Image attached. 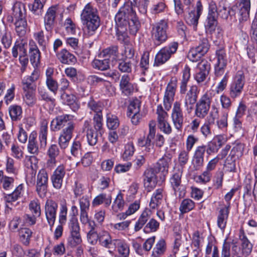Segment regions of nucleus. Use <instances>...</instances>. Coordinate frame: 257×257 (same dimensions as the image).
I'll return each mask as SVG.
<instances>
[{"instance_id":"33","label":"nucleus","mask_w":257,"mask_h":257,"mask_svg":"<svg viewBox=\"0 0 257 257\" xmlns=\"http://www.w3.org/2000/svg\"><path fill=\"white\" fill-rule=\"evenodd\" d=\"M239 238L241 241L243 253L246 254H249L252 250V245L247 239L242 229H240L239 230Z\"/></svg>"},{"instance_id":"16","label":"nucleus","mask_w":257,"mask_h":257,"mask_svg":"<svg viewBox=\"0 0 257 257\" xmlns=\"http://www.w3.org/2000/svg\"><path fill=\"white\" fill-rule=\"evenodd\" d=\"M59 12V7L58 5L52 6L47 10L44 18V26L47 31H51L53 29Z\"/></svg>"},{"instance_id":"37","label":"nucleus","mask_w":257,"mask_h":257,"mask_svg":"<svg viewBox=\"0 0 257 257\" xmlns=\"http://www.w3.org/2000/svg\"><path fill=\"white\" fill-rule=\"evenodd\" d=\"M191 69L188 65H186L182 71V79L180 83V93L181 94H185L187 90V86L188 82L189 81L191 74Z\"/></svg>"},{"instance_id":"35","label":"nucleus","mask_w":257,"mask_h":257,"mask_svg":"<svg viewBox=\"0 0 257 257\" xmlns=\"http://www.w3.org/2000/svg\"><path fill=\"white\" fill-rule=\"evenodd\" d=\"M61 97L63 103L69 105L73 111H76L79 108V105L76 102V97L74 95L63 92Z\"/></svg>"},{"instance_id":"27","label":"nucleus","mask_w":257,"mask_h":257,"mask_svg":"<svg viewBox=\"0 0 257 257\" xmlns=\"http://www.w3.org/2000/svg\"><path fill=\"white\" fill-rule=\"evenodd\" d=\"M83 132L86 133V138L88 144L90 146H94L97 142V133L90 127V122L85 120L83 126Z\"/></svg>"},{"instance_id":"59","label":"nucleus","mask_w":257,"mask_h":257,"mask_svg":"<svg viewBox=\"0 0 257 257\" xmlns=\"http://www.w3.org/2000/svg\"><path fill=\"white\" fill-rule=\"evenodd\" d=\"M210 46L208 39L206 38H202L200 40L198 45L195 48L204 56L208 51Z\"/></svg>"},{"instance_id":"41","label":"nucleus","mask_w":257,"mask_h":257,"mask_svg":"<svg viewBox=\"0 0 257 257\" xmlns=\"http://www.w3.org/2000/svg\"><path fill=\"white\" fill-rule=\"evenodd\" d=\"M118 47L116 46H113L104 49L100 54V57L109 58V61L115 60L117 58Z\"/></svg>"},{"instance_id":"22","label":"nucleus","mask_w":257,"mask_h":257,"mask_svg":"<svg viewBox=\"0 0 257 257\" xmlns=\"http://www.w3.org/2000/svg\"><path fill=\"white\" fill-rule=\"evenodd\" d=\"M29 53L31 63L34 67H37L40 63V51L36 43L33 40L29 41Z\"/></svg>"},{"instance_id":"9","label":"nucleus","mask_w":257,"mask_h":257,"mask_svg":"<svg viewBox=\"0 0 257 257\" xmlns=\"http://www.w3.org/2000/svg\"><path fill=\"white\" fill-rule=\"evenodd\" d=\"M245 84V77L241 72H237L235 75L229 88L230 98L235 99L239 97L243 91Z\"/></svg>"},{"instance_id":"62","label":"nucleus","mask_w":257,"mask_h":257,"mask_svg":"<svg viewBox=\"0 0 257 257\" xmlns=\"http://www.w3.org/2000/svg\"><path fill=\"white\" fill-rule=\"evenodd\" d=\"M1 43L6 49L9 48L12 43V36L11 32L6 30L2 34Z\"/></svg>"},{"instance_id":"52","label":"nucleus","mask_w":257,"mask_h":257,"mask_svg":"<svg viewBox=\"0 0 257 257\" xmlns=\"http://www.w3.org/2000/svg\"><path fill=\"white\" fill-rule=\"evenodd\" d=\"M67 204L66 200L62 201L60 203L59 212V222L61 225L66 223L67 215Z\"/></svg>"},{"instance_id":"2","label":"nucleus","mask_w":257,"mask_h":257,"mask_svg":"<svg viewBox=\"0 0 257 257\" xmlns=\"http://www.w3.org/2000/svg\"><path fill=\"white\" fill-rule=\"evenodd\" d=\"M48 132V122L46 120H43L41 121L39 133V144L37 141V133L34 131L30 135L27 145V151L29 153L33 155L28 160L31 164L33 161H37L36 156L41 153L42 150L44 149L46 147Z\"/></svg>"},{"instance_id":"51","label":"nucleus","mask_w":257,"mask_h":257,"mask_svg":"<svg viewBox=\"0 0 257 257\" xmlns=\"http://www.w3.org/2000/svg\"><path fill=\"white\" fill-rule=\"evenodd\" d=\"M24 102L30 107H33L37 102L35 91L24 92L23 95Z\"/></svg>"},{"instance_id":"6","label":"nucleus","mask_w":257,"mask_h":257,"mask_svg":"<svg viewBox=\"0 0 257 257\" xmlns=\"http://www.w3.org/2000/svg\"><path fill=\"white\" fill-rule=\"evenodd\" d=\"M219 104L218 98H216L212 101L211 110L209 112V115L207 117L206 120L204 124L201 127V132L205 137L211 135V131L210 125L215 123L218 114L219 113Z\"/></svg>"},{"instance_id":"11","label":"nucleus","mask_w":257,"mask_h":257,"mask_svg":"<svg viewBox=\"0 0 257 257\" xmlns=\"http://www.w3.org/2000/svg\"><path fill=\"white\" fill-rule=\"evenodd\" d=\"M48 187V175L46 170L41 169L39 170L36 180V191L42 198L46 197Z\"/></svg>"},{"instance_id":"26","label":"nucleus","mask_w":257,"mask_h":257,"mask_svg":"<svg viewBox=\"0 0 257 257\" xmlns=\"http://www.w3.org/2000/svg\"><path fill=\"white\" fill-rule=\"evenodd\" d=\"M229 203L226 206L221 208L218 213L217 218V226L222 231H224L227 223L229 213Z\"/></svg>"},{"instance_id":"60","label":"nucleus","mask_w":257,"mask_h":257,"mask_svg":"<svg viewBox=\"0 0 257 257\" xmlns=\"http://www.w3.org/2000/svg\"><path fill=\"white\" fill-rule=\"evenodd\" d=\"M217 14L222 19L226 20L228 18L229 15L234 14L233 9V8H227L224 5L221 6L220 5Z\"/></svg>"},{"instance_id":"21","label":"nucleus","mask_w":257,"mask_h":257,"mask_svg":"<svg viewBox=\"0 0 257 257\" xmlns=\"http://www.w3.org/2000/svg\"><path fill=\"white\" fill-rule=\"evenodd\" d=\"M118 239H113L110 233L107 231L102 230L98 233L99 244L107 249H114L115 243Z\"/></svg>"},{"instance_id":"23","label":"nucleus","mask_w":257,"mask_h":257,"mask_svg":"<svg viewBox=\"0 0 257 257\" xmlns=\"http://www.w3.org/2000/svg\"><path fill=\"white\" fill-rule=\"evenodd\" d=\"M143 177L144 186L149 191L155 187L157 184V176L153 168L147 169L144 173Z\"/></svg>"},{"instance_id":"13","label":"nucleus","mask_w":257,"mask_h":257,"mask_svg":"<svg viewBox=\"0 0 257 257\" xmlns=\"http://www.w3.org/2000/svg\"><path fill=\"white\" fill-rule=\"evenodd\" d=\"M171 119L175 128L181 131L184 123V115L180 101H176L173 103Z\"/></svg>"},{"instance_id":"32","label":"nucleus","mask_w":257,"mask_h":257,"mask_svg":"<svg viewBox=\"0 0 257 257\" xmlns=\"http://www.w3.org/2000/svg\"><path fill=\"white\" fill-rule=\"evenodd\" d=\"M70 115L68 114L57 116L51 122V129L57 131L62 128L69 120Z\"/></svg>"},{"instance_id":"20","label":"nucleus","mask_w":257,"mask_h":257,"mask_svg":"<svg viewBox=\"0 0 257 257\" xmlns=\"http://www.w3.org/2000/svg\"><path fill=\"white\" fill-rule=\"evenodd\" d=\"M65 174V169L63 165L59 166L55 169L51 177V182L54 188L56 189L61 188Z\"/></svg>"},{"instance_id":"25","label":"nucleus","mask_w":257,"mask_h":257,"mask_svg":"<svg viewBox=\"0 0 257 257\" xmlns=\"http://www.w3.org/2000/svg\"><path fill=\"white\" fill-rule=\"evenodd\" d=\"M26 17V10L25 5L19 2H16L12 8V17L9 19V21L23 19Z\"/></svg>"},{"instance_id":"15","label":"nucleus","mask_w":257,"mask_h":257,"mask_svg":"<svg viewBox=\"0 0 257 257\" xmlns=\"http://www.w3.org/2000/svg\"><path fill=\"white\" fill-rule=\"evenodd\" d=\"M58 206V203L52 199L47 200L45 203V213L51 229L56 220Z\"/></svg>"},{"instance_id":"39","label":"nucleus","mask_w":257,"mask_h":257,"mask_svg":"<svg viewBox=\"0 0 257 257\" xmlns=\"http://www.w3.org/2000/svg\"><path fill=\"white\" fill-rule=\"evenodd\" d=\"M171 159L168 156H164L159 159L157 163V168L158 171L161 172L164 176L168 174Z\"/></svg>"},{"instance_id":"46","label":"nucleus","mask_w":257,"mask_h":257,"mask_svg":"<svg viewBox=\"0 0 257 257\" xmlns=\"http://www.w3.org/2000/svg\"><path fill=\"white\" fill-rule=\"evenodd\" d=\"M125 205V201L123 199V194L119 192L113 202L112 210L114 212H118L122 211Z\"/></svg>"},{"instance_id":"14","label":"nucleus","mask_w":257,"mask_h":257,"mask_svg":"<svg viewBox=\"0 0 257 257\" xmlns=\"http://www.w3.org/2000/svg\"><path fill=\"white\" fill-rule=\"evenodd\" d=\"M233 9V12H235L238 15L240 23L246 21L249 17L250 0H240Z\"/></svg>"},{"instance_id":"34","label":"nucleus","mask_w":257,"mask_h":257,"mask_svg":"<svg viewBox=\"0 0 257 257\" xmlns=\"http://www.w3.org/2000/svg\"><path fill=\"white\" fill-rule=\"evenodd\" d=\"M198 88L196 85H193L187 93L184 101L185 106L188 109V104H193L197 99Z\"/></svg>"},{"instance_id":"8","label":"nucleus","mask_w":257,"mask_h":257,"mask_svg":"<svg viewBox=\"0 0 257 257\" xmlns=\"http://www.w3.org/2000/svg\"><path fill=\"white\" fill-rule=\"evenodd\" d=\"M183 173L182 169H176L171 175L169 182L171 186L174 191L176 196L178 195L180 197H183L185 194V189L182 184V176Z\"/></svg>"},{"instance_id":"44","label":"nucleus","mask_w":257,"mask_h":257,"mask_svg":"<svg viewBox=\"0 0 257 257\" xmlns=\"http://www.w3.org/2000/svg\"><path fill=\"white\" fill-rule=\"evenodd\" d=\"M228 112L222 111L220 116H217L216 125L217 127L222 130H226L228 126Z\"/></svg>"},{"instance_id":"64","label":"nucleus","mask_w":257,"mask_h":257,"mask_svg":"<svg viewBox=\"0 0 257 257\" xmlns=\"http://www.w3.org/2000/svg\"><path fill=\"white\" fill-rule=\"evenodd\" d=\"M135 149L133 143H127L124 147V151L122 155L124 161L129 160L134 155Z\"/></svg>"},{"instance_id":"56","label":"nucleus","mask_w":257,"mask_h":257,"mask_svg":"<svg viewBox=\"0 0 257 257\" xmlns=\"http://www.w3.org/2000/svg\"><path fill=\"white\" fill-rule=\"evenodd\" d=\"M141 107V101L135 99L131 101L128 108L127 115H132V114H136L140 113Z\"/></svg>"},{"instance_id":"19","label":"nucleus","mask_w":257,"mask_h":257,"mask_svg":"<svg viewBox=\"0 0 257 257\" xmlns=\"http://www.w3.org/2000/svg\"><path fill=\"white\" fill-rule=\"evenodd\" d=\"M205 148L203 147H197L193 154L192 164L193 169L196 171L200 170L204 166Z\"/></svg>"},{"instance_id":"10","label":"nucleus","mask_w":257,"mask_h":257,"mask_svg":"<svg viewBox=\"0 0 257 257\" xmlns=\"http://www.w3.org/2000/svg\"><path fill=\"white\" fill-rule=\"evenodd\" d=\"M211 98L207 93L204 94L196 102L195 114L199 118H204L208 114L211 105Z\"/></svg>"},{"instance_id":"53","label":"nucleus","mask_w":257,"mask_h":257,"mask_svg":"<svg viewBox=\"0 0 257 257\" xmlns=\"http://www.w3.org/2000/svg\"><path fill=\"white\" fill-rule=\"evenodd\" d=\"M195 207V203L190 199H183L180 205L179 211L184 214L192 210Z\"/></svg>"},{"instance_id":"38","label":"nucleus","mask_w":257,"mask_h":257,"mask_svg":"<svg viewBox=\"0 0 257 257\" xmlns=\"http://www.w3.org/2000/svg\"><path fill=\"white\" fill-rule=\"evenodd\" d=\"M117 247L120 257H128L130 254V246L124 240L118 239L115 243V248Z\"/></svg>"},{"instance_id":"61","label":"nucleus","mask_w":257,"mask_h":257,"mask_svg":"<svg viewBox=\"0 0 257 257\" xmlns=\"http://www.w3.org/2000/svg\"><path fill=\"white\" fill-rule=\"evenodd\" d=\"M199 146L205 148V153L206 152L208 155L216 153L220 149L217 145L216 142L213 140L208 142L206 146L203 145Z\"/></svg>"},{"instance_id":"49","label":"nucleus","mask_w":257,"mask_h":257,"mask_svg":"<svg viewBox=\"0 0 257 257\" xmlns=\"http://www.w3.org/2000/svg\"><path fill=\"white\" fill-rule=\"evenodd\" d=\"M32 233L31 230L28 228H22L20 230V239L24 245L28 246L29 245Z\"/></svg>"},{"instance_id":"12","label":"nucleus","mask_w":257,"mask_h":257,"mask_svg":"<svg viewBox=\"0 0 257 257\" xmlns=\"http://www.w3.org/2000/svg\"><path fill=\"white\" fill-rule=\"evenodd\" d=\"M177 86V79L175 77L172 78L168 84L165 92L163 104L165 108L168 111L172 106L174 100V96Z\"/></svg>"},{"instance_id":"58","label":"nucleus","mask_w":257,"mask_h":257,"mask_svg":"<svg viewBox=\"0 0 257 257\" xmlns=\"http://www.w3.org/2000/svg\"><path fill=\"white\" fill-rule=\"evenodd\" d=\"M160 223L155 219L151 218L145 226L143 231L146 233L156 231L159 228Z\"/></svg>"},{"instance_id":"36","label":"nucleus","mask_w":257,"mask_h":257,"mask_svg":"<svg viewBox=\"0 0 257 257\" xmlns=\"http://www.w3.org/2000/svg\"><path fill=\"white\" fill-rule=\"evenodd\" d=\"M167 245L163 238L159 239L156 243L152 252V257H161L166 252Z\"/></svg>"},{"instance_id":"45","label":"nucleus","mask_w":257,"mask_h":257,"mask_svg":"<svg viewBox=\"0 0 257 257\" xmlns=\"http://www.w3.org/2000/svg\"><path fill=\"white\" fill-rule=\"evenodd\" d=\"M244 148V146L243 144L235 142L228 156L238 159L243 155Z\"/></svg>"},{"instance_id":"50","label":"nucleus","mask_w":257,"mask_h":257,"mask_svg":"<svg viewBox=\"0 0 257 257\" xmlns=\"http://www.w3.org/2000/svg\"><path fill=\"white\" fill-rule=\"evenodd\" d=\"M217 25V15L208 14L205 23L206 30L210 32L215 31Z\"/></svg>"},{"instance_id":"54","label":"nucleus","mask_w":257,"mask_h":257,"mask_svg":"<svg viewBox=\"0 0 257 257\" xmlns=\"http://www.w3.org/2000/svg\"><path fill=\"white\" fill-rule=\"evenodd\" d=\"M106 125L109 130H116L119 125V121L117 116L112 114H107L106 115Z\"/></svg>"},{"instance_id":"18","label":"nucleus","mask_w":257,"mask_h":257,"mask_svg":"<svg viewBox=\"0 0 257 257\" xmlns=\"http://www.w3.org/2000/svg\"><path fill=\"white\" fill-rule=\"evenodd\" d=\"M203 6L200 1L196 3L195 9L189 13L186 17V22L190 26H192L194 29H196L198 25V20L202 14Z\"/></svg>"},{"instance_id":"57","label":"nucleus","mask_w":257,"mask_h":257,"mask_svg":"<svg viewBox=\"0 0 257 257\" xmlns=\"http://www.w3.org/2000/svg\"><path fill=\"white\" fill-rule=\"evenodd\" d=\"M44 2L41 0H34V2L29 5V8L34 14L39 15L44 7Z\"/></svg>"},{"instance_id":"28","label":"nucleus","mask_w":257,"mask_h":257,"mask_svg":"<svg viewBox=\"0 0 257 257\" xmlns=\"http://www.w3.org/2000/svg\"><path fill=\"white\" fill-rule=\"evenodd\" d=\"M130 81L131 78L128 74H124L121 77L119 83L120 90L126 95H130L134 91V88Z\"/></svg>"},{"instance_id":"40","label":"nucleus","mask_w":257,"mask_h":257,"mask_svg":"<svg viewBox=\"0 0 257 257\" xmlns=\"http://www.w3.org/2000/svg\"><path fill=\"white\" fill-rule=\"evenodd\" d=\"M48 155L49 159L47 161V164L49 166H54L56 164V158L59 154V149L58 147L55 144L52 145L48 150Z\"/></svg>"},{"instance_id":"42","label":"nucleus","mask_w":257,"mask_h":257,"mask_svg":"<svg viewBox=\"0 0 257 257\" xmlns=\"http://www.w3.org/2000/svg\"><path fill=\"white\" fill-rule=\"evenodd\" d=\"M133 65V60L122 58L118 61V68L122 73H130L132 72Z\"/></svg>"},{"instance_id":"43","label":"nucleus","mask_w":257,"mask_h":257,"mask_svg":"<svg viewBox=\"0 0 257 257\" xmlns=\"http://www.w3.org/2000/svg\"><path fill=\"white\" fill-rule=\"evenodd\" d=\"M9 111L13 121H19L22 118V108L20 105H11L9 107Z\"/></svg>"},{"instance_id":"5","label":"nucleus","mask_w":257,"mask_h":257,"mask_svg":"<svg viewBox=\"0 0 257 257\" xmlns=\"http://www.w3.org/2000/svg\"><path fill=\"white\" fill-rule=\"evenodd\" d=\"M168 27V22L165 20H162L152 25V38L156 45H159L167 40Z\"/></svg>"},{"instance_id":"24","label":"nucleus","mask_w":257,"mask_h":257,"mask_svg":"<svg viewBox=\"0 0 257 257\" xmlns=\"http://www.w3.org/2000/svg\"><path fill=\"white\" fill-rule=\"evenodd\" d=\"M210 69V65L206 60H202L197 65L198 71L195 76V79L198 83L203 82L207 76Z\"/></svg>"},{"instance_id":"55","label":"nucleus","mask_w":257,"mask_h":257,"mask_svg":"<svg viewBox=\"0 0 257 257\" xmlns=\"http://www.w3.org/2000/svg\"><path fill=\"white\" fill-rule=\"evenodd\" d=\"M23 190V185L20 184L12 193L6 197L7 201L9 202L15 201L22 195Z\"/></svg>"},{"instance_id":"4","label":"nucleus","mask_w":257,"mask_h":257,"mask_svg":"<svg viewBox=\"0 0 257 257\" xmlns=\"http://www.w3.org/2000/svg\"><path fill=\"white\" fill-rule=\"evenodd\" d=\"M178 47L179 43L173 41L161 48L155 56L154 65L159 66L165 63L176 53Z\"/></svg>"},{"instance_id":"30","label":"nucleus","mask_w":257,"mask_h":257,"mask_svg":"<svg viewBox=\"0 0 257 257\" xmlns=\"http://www.w3.org/2000/svg\"><path fill=\"white\" fill-rule=\"evenodd\" d=\"M164 194L165 192L163 188H159L155 190L150 202L149 206L151 209H157L161 204Z\"/></svg>"},{"instance_id":"48","label":"nucleus","mask_w":257,"mask_h":257,"mask_svg":"<svg viewBox=\"0 0 257 257\" xmlns=\"http://www.w3.org/2000/svg\"><path fill=\"white\" fill-rule=\"evenodd\" d=\"M102 59H94L92 63V66L94 68L104 71L109 67V61L108 58L102 57Z\"/></svg>"},{"instance_id":"63","label":"nucleus","mask_w":257,"mask_h":257,"mask_svg":"<svg viewBox=\"0 0 257 257\" xmlns=\"http://www.w3.org/2000/svg\"><path fill=\"white\" fill-rule=\"evenodd\" d=\"M33 37L40 46H42L43 48H45L47 40L43 30H39L34 33Z\"/></svg>"},{"instance_id":"7","label":"nucleus","mask_w":257,"mask_h":257,"mask_svg":"<svg viewBox=\"0 0 257 257\" xmlns=\"http://www.w3.org/2000/svg\"><path fill=\"white\" fill-rule=\"evenodd\" d=\"M156 121L152 120L149 122V131L148 135L141 137L138 139L137 144L140 147L144 148V151L146 153L151 152L154 149V145L152 141L156 135Z\"/></svg>"},{"instance_id":"47","label":"nucleus","mask_w":257,"mask_h":257,"mask_svg":"<svg viewBox=\"0 0 257 257\" xmlns=\"http://www.w3.org/2000/svg\"><path fill=\"white\" fill-rule=\"evenodd\" d=\"M15 25L17 34L20 37H24L27 32V22L26 18L16 20Z\"/></svg>"},{"instance_id":"29","label":"nucleus","mask_w":257,"mask_h":257,"mask_svg":"<svg viewBox=\"0 0 257 257\" xmlns=\"http://www.w3.org/2000/svg\"><path fill=\"white\" fill-rule=\"evenodd\" d=\"M56 56L63 64L71 65L77 61L75 56L66 49H63L59 52L57 53Z\"/></svg>"},{"instance_id":"17","label":"nucleus","mask_w":257,"mask_h":257,"mask_svg":"<svg viewBox=\"0 0 257 257\" xmlns=\"http://www.w3.org/2000/svg\"><path fill=\"white\" fill-rule=\"evenodd\" d=\"M75 124L72 122L68 123L67 126L61 132L58 140L59 145L62 149L66 148L72 137Z\"/></svg>"},{"instance_id":"1","label":"nucleus","mask_w":257,"mask_h":257,"mask_svg":"<svg viewBox=\"0 0 257 257\" xmlns=\"http://www.w3.org/2000/svg\"><path fill=\"white\" fill-rule=\"evenodd\" d=\"M115 21L116 27L128 28L132 34H135L139 30L140 23L131 2L125 3L120 8L115 15Z\"/></svg>"},{"instance_id":"3","label":"nucleus","mask_w":257,"mask_h":257,"mask_svg":"<svg viewBox=\"0 0 257 257\" xmlns=\"http://www.w3.org/2000/svg\"><path fill=\"white\" fill-rule=\"evenodd\" d=\"M80 19L85 26L86 34L89 36L93 35L100 25L98 11L90 3L84 6L80 15Z\"/></svg>"},{"instance_id":"31","label":"nucleus","mask_w":257,"mask_h":257,"mask_svg":"<svg viewBox=\"0 0 257 257\" xmlns=\"http://www.w3.org/2000/svg\"><path fill=\"white\" fill-rule=\"evenodd\" d=\"M151 215L152 211L149 209H146L143 211L135 223L134 226L135 232L140 231L143 227L147 222L151 218Z\"/></svg>"}]
</instances>
